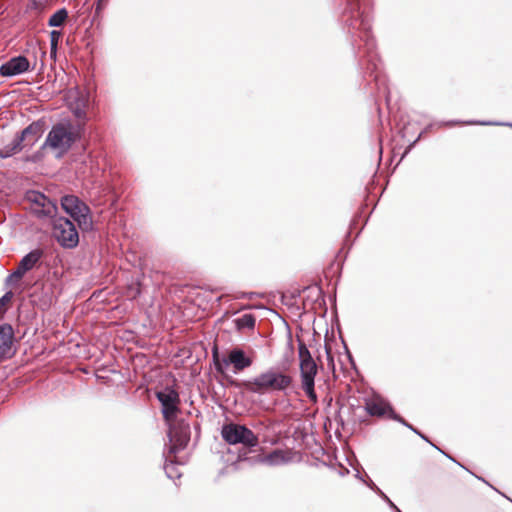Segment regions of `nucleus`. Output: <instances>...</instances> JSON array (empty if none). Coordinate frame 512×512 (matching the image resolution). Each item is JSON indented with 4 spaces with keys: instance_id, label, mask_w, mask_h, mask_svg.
<instances>
[{
    "instance_id": "obj_1",
    "label": "nucleus",
    "mask_w": 512,
    "mask_h": 512,
    "mask_svg": "<svg viewBox=\"0 0 512 512\" xmlns=\"http://www.w3.org/2000/svg\"><path fill=\"white\" fill-rule=\"evenodd\" d=\"M339 22L367 85L374 82L378 91H385L386 79L381 73L368 4L362 0H346Z\"/></svg>"
},
{
    "instance_id": "obj_2",
    "label": "nucleus",
    "mask_w": 512,
    "mask_h": 512,
    "mask_svg": "<svg viewBox=\"0 0 512 512\" xmlns=\"http://www.w3.org/2000/svg\"><path fill=\"white\" fill-rule=\"evenodd\" d=\"M225 381L231 387L256 395L282 393L287 396L295 389L293 377L276 367H269L249 380L239 381L232 376H225Z\"/></svg>"
},
{
    "instance_id": "obj_3",
    "label": "nucleus",
    "mask_w": 512,
    "mask_h": 512,
    "mask_svg": "<svg viewBox=\"0 0 512 512\" xmlns=\"http://www.w3.org/2000/svg\"><path fill=\"white\" fill-rule=\"evenodd\" d=\"M83 133V123H73L71 119L63 118L52 126L41 149L50 147L54 150H60L61 153H66L73 144L82 138Z\"/></svg>"
},
{
    "instance_id": "obj_4",
    "label": "nucleus",
    "mask_w": 512,
    "mask_h": 512,
    "mask_svg": "<svg viewBox=\"0 0 512 512\" xmlns=\"http://www.w3.org/2000/svg\"><path fill=\"white\" fill-rule=\"evenodd\" d=\"M221 436L229 445H242L238 451L237 461L243 452L246 456H250V453H254L260 448L258 436L246 425L234 422L226 423L221 428Z\"/></svg>"
},
{
    "instance_id": "obj_5",
    "label": "nucleus",
    "mask_w": 512,
    "mask_h": 512,
    "mask_svg": "<svg viewBox=\"0 0 512 512\" xmlns=\"http://www.w3.org/2000/svg\"><path fill=\"white\" fill-rule=\"evenodd\" d=\"M297 342L301 387L308 399L315 404L318 401V396L315 391V377L318 372V366L308 347L300 337H297Z\"/></svg>"
},
{
    "instance_id": "obj_6",
    "label": "nucleus",
    "mask_w": 512,
    "mask_h": 512,
    "mask_svg": "<svg viewBox=\"0 0 512 512\" xmlns=\"http://www.w3.org/2000/svg\"><path fill=\"white\" fill-rule=\"evenodd\" d=\"M212 360L216 372L224 377L228 376L226 369L229 366L233 367L234 374H238L251 367L254 362L253 357L239 346L230 349L222 358L220 357L217 346H214L212 349Z\"/></svg>"
},
{
    "instance_id": "obj_7",
    "label": "nucleus",
    "mask_w": 512,
    "mask_h": 512,
    "mask_svg": "<svg viewBox=\"0 0 512 512\" xmlns=\"http://www.w3.org/2000/svg\"><path fill=\"white\" fill-rule=\"evenodd\" d=\"M52 235L59 245L66 249H73L79 244V234L75 224L66 217L54 218L52 222Z\"/></svg>"
},
{
    "instance_id": "obj_8",
    "label": "nucleus",
    "mask_w": 512,
    "mask_h": 512,
    "mask_svg": "<svg viewBox=\"0 0 512 512\" xmlns=\"http://www.w3.org/2000/svg\"><path fill=\"white\" fill-rule=\"evenodd\" d=\"M155 396L161 404V412L166 422L173 421L180 412V395L174 386L166 385L156 391Z\"/></svg>"
},
{
    "instance_id": "obj_9",
    "label": "nucleus",
    "mask_w": 512,
    "mask_h": 512,
    "mask_svg": "<svg viewBox=\"0 0 512 512\" xmlns=\"http://www.w3.org/2000/svg\"><path fill=\"white\" fill-rule=\"evenodd\" d=\"M28 71H31V62L24 55L13 56L0 65V75L2 77L11 78Z\"/></svg>"
},
{
    "instance_id": "obj_10",
    "label": "nucleus",
    "mask_w": 512,
    "mask_h": 512,
    "mask_svg": "<svg viewBox=\"0 0 512 512\" xmlns=\"http://www.w3.org/2000/svg\"><path fill=\"white\" fill-rule=\"evenodd\" d=\"M168 423L167 437L169 442H180V446L186 447L190 441V425L184 419H175Z\"/></svg>"
},
{
    "instance_id": "obj_11",
    "label": "nucleus",
    "mask_w": 512,
    "mask_h": 512,
    "mask_svg": "<svg viewBox=\"0 0 512 512\" xmlns=\"http://www.w3.org/2000/svg\"><path fill=\"white\" fill-rule=\"evenodd\" d=\"M44 251L41 248H35L25 254L19 261L14 276L24 277L29 271L39 268L42 265Z\"/></svg>"
},
{
    "instance_id": "obj_12",
    "label": "nucleus",
    "mask_w": 512,
    "mask_h": 512,
    "mask_svg": "<svg viewBox=\"0 0 512 512\" xmlns=\"http://www.w3.org/2000/svg\"><path fill=\"white\" fill-rule=\"evenodd\" d=\"M239 462H247L249 465L265 463L270 466H277L286 463L287 459L282 450L275 449L267 455L258 454L253 456H246V454L243 452L240 454Z\"/></svg>"
},
{
    "instance_id": "obj_13",
    "label": "nucleus",
    "mask_w": 512,
    "mask_h": 512,
    "mask_svg": "<svg viewBox=\"0 0 512 512\" xmlns=\"http://www.w3.org/2000/svg\"><path fill=\"white\" fill-rule=\"evenodd\" d=\"M14 331L9 323L0 325V360L11 358L15 351L12 350Z\"/></svg>"
},
{
    "instance_id": "obj_14",
    "label": "nucleus",
    "mask_w": 512,
    "mask_h": 512,
    "mask_svg": "<svg viewBox=\"0 0 512 512\" xmlns=\"http://www.w3.org/2000/svg\"><path fill=\"white\" fill-rule=\"evenodd\" d=\"M61 207L73 220L83 211H88V205L75 195H65L61 198Z\"/></svg>"
},
{
    "instance_id": "obj_15",
    "label": "nucleus",
    "mask_w": 512,
    "mask_h": 512,
    "mask_svg": "<svg viewBox=\"0 0 512 512\" xmlns=\"http://www.w3.org/2000/svg\"><path fill=\"white\" fill-rule=\"evenodd\" d=\"M45 130V121L43 119H38L33 121L27 127H25L21 132L16 135L18 138L24 142L25 140L32 139L31 145H33L44 133Z\"/></svg>"
},
{
    "instance_id": "obj_16",
    "label": "nucleus",
    "mask_w": 512,
    "mask_h": 512,
    "mask_svg": "<svg viewBox=\"0 0 512 512\" xmlns=\"http://www.w3.org/2000/svg\"><path fill=\"white\" fill-rule=\"evenodd\" d=\"M89 99L88 96H80L77 97L74 103L71 104L70 109L77 121L75 123H83L84 128L86 127V123L88 121V116L86 112V108L88 106Z\"/></svg>"
},
{
    "instance_id": "obj_17",
    "label": "nucleus",
    "mask_w": 512,
    "mask_h": 512,
    "mask_svg": "<svg viewBox=\"0 0 512 512\" xmlns=\"http://www.w3.org/2000/svg\"><path fill=\"white\" fill-rule=\"evenodd\" d=\"M365 411L372 417H382L387 415L391 419V412L395 411L389 403H381L368 400L365 403Z\"/></svg>"
},
{
    "instance_id": "obj_18",
    "label": "nucleus",
    "mask_w": 512,
    "mask_h": 512,
    "mask_svg": "<svg viewBox=\"0 0 512 512\" xmlns=\"http://www.w3.org/2000/svg\"><path fill=\"white\" fill-rule=\"evenodd\" d=\"M37 207L34 208V214L38 217H54L57 213V205L48 196L45 201H41Z\"/></svg>"
},
{
    "instance_id": "obj_19",
    "label": "nucleus",
    "mask_w": 512,
    "mask_h": 512,
    "mask_svg": "<svg viewBox=\"0 0 512 512\" xmlns=\"http://www.w3.org/2000/svg\"><path fill=\"white\" fill-rule=\"evenodd\" d=\"M23 149V142L15 135L11 143L5 145L0 149V159L9 158Z\"/></svg>"
},
{
    "instance_id": "obj_20",
    "label": "nucleus",
    "mask_w": 512,
    "mask_h": 512,
    "mask_svg": "<svg viewBox=\"0 0 512 512\" xmlns=\"http://www.w3.org/2000/svg\"><path fill=\"white\" fill-rule=\"evenodd\" d=\"M456 124H465V125H483V126H508L512 127V122H497V121H479V120H470V121H457V120H450L447 122H441L440 125H448L453 126Z\"/></svg>"
},
{
    "instance_id": "obj_21",
    "label": "nucleus",
    "mask_w": 512,
    "mask_h": 512,
    "mask_svg": "<svg viewBox=\"0 0 512 512\" xmlns=\"http://www.w3.org/2000/svg\"><path fill=\"white\" fill-rule=\"evenodd\" d=\"M235 327L238 331H243L244 329H254L256 318L251 313L243 314L242 316L233 320Z\"/></svg>"
},
{
    "instance_id": "obj_22",
    "label": "nucleus",
    "mask_w": 512,
    "mask_h": 512,
    "mask_svg": "<svg viewBox=\"0 0 512 512\" xmlns=\"http://www.w3.org/2000/svg\"><path fill=\"white\" fill-rule=\"evenodd\" d=\"M179 462H176L168 457L165 459L164 463V471L166 476L171 480L179 479L182 476L181 471L179 470Z\"/></svg>"
},
{
    "instance_id": "obj_23",
    "label": "nucleus",
    "mask_w": 512,
    "mask_h": 512,
    "mask_svg": "<svg viewBox=\"0 0 512 512\" xmlns=\"http://www.w3.org/2000/svg\"><path fill=\"white\" fill-rule=\"evenodd\" d=\"M391 414H392L391 415L392 420H394V421L400 423L401 425H403L404 427L408 428L410 431H412L413 433L418 435L422 440H424L425 442H427L431 445L432 442L430 441V439L424 433H422L419 429H417L412 424L407 422L402 416H400L395 411H392Z\"/></svg>"
},
{
    "instance_id": "obj_24",
    "label": "nucleus",
    "mask_w": 512,
    "mask_h": 512,
    "mask_svg": "<svg viewBox=\"0 0 512 512\" xmlns=\"http://www.w3.org/2000/svg\"><path fill=\"white\" fill-rule=\"evenodd\" d=\"M68 18V10L63 7L55 11L48 19L49 27H61Z\"/></svg>"
},
{
    "instance_id": "obj_25",
    "label": "nucleus",
    "mask_w": 512,
    "mask_h": 512,
    "mask_svg": "<svg viewBox=\"0 0 512 512\" xmlns=\"http://www.w3.org/2000/svg\"><path fill=\"white\" fill-rule=\"evenodd\" d=\"M77 222L78 227L83 232H88L93 229V222L90 215V208L88 207V211H83L78 217L74 219Z\"/></svg>"
},
{
    "instance_id": "obj_26",
    "label": "nucleus",
    "mask_w": 512,
    "mask_h": 512,
    "mask_svg": "<svg viewBox=\"0 0 512 512\" xmlns=\"http://www.w3.org/2000/svg\"><path fill=\"white\" fill-rule=\"evenodd\" d=\"M32 46V57L34 59V62L33 64L31 65V70H35L37 68V63H38V56L40 57V67H39V71H42L45 67V63H44V58L46 56V51L43 50L41 47H38L36 44H31Z\"/></svg>"
},
{
    "instance_id": "obj_27",
    "label": "nucleus",
    "mask_w": 512,
    "mask_h": 512,
    "mask_svg": "<svg viewBox=\"0 0 512 512\" xmlns=\"http://www.w3.org/2000/svg\"><path fill=\"white\" fill-rule=\"evenodd\" d=\"M367 486L376 494H378L381 497V499L386 502V505H388L393 512H402L396 506V504L372 480H370V482L367 483Z\"/></svg>"
},
{
    "instance_id": "obj_28",
    "label": "nucleus",
    "mask_w": 512,
    "mask_h": 512,
    "mask_svg": "<svg viewBox=\"0 0 512 512\" xmlns=\"http://www.w3.org/2000/svg\"><path fill=\"white\" fill-rule=\"evenodd\" d=\"M46 198L47 196L44 193L37 190H28L25 194V199L35 207L41 204V201H45Z\"/></svg>"
},
{
    "instance_id": "obj_29",
    "label": "nucleus",
    "mask_w": 512,
    "mask_h": 512,
    "mask_svg": "<svg viewBox=\"0 0 512 512\" xmlns=\"http://www.w3.org/2000/svg\"><path fill=\"white\" fill-rule=\"evenodd\" d=\"M433 127V124H429L427 125L422 131L421 133L418 135V137L413 141L411 142L408 147L405 149L401 159H403L411 150L412 148L415 146V144L420 140V138L422 137L423 134L427 133L431 128Z\"/></svg>"
},
{
    "instance_id": "obj_30",
    "label": "nucleus",
    "mask_w": 512,
    "mask_h": 512,
    "mask_svg": "<svg viewBox=\"0 0 512 512\" xmlns=\"http://www.w3.org/2000/svg\"><path fill=\"white\" fill-rule=\"evenodd\" d=\"M108 4V0H97L95 4V12L92 21H95L97 18L100 17L102 10L106 7Z\"/></svg>"
},
{
    "instance_id": "obj_31",
    "label": "nucleus",
    "mask_w": 512,
    "mask_h": 512,
    "mask_svg": "<svg viewBox=\"0 0 512 512\" xmlns=\"http://www.w3.org/2000/svg\"><path fill=\"white\" fill-rule=\"evenodd\" d=\"M62 36L60 30H52L50 32V46H58V42Z\"/></svg>"
},
{
    "instance_id": "obj_32",
    "label": "nucleus",
    "mask_w": 512,
    "mask_h": 512,
    "mask_svg": "<svg viewBox=\"0 0 512 512\" xmlns=\"http://www.w3.org/2000/svg\"><path fill=\"white\" fill-rule=\"evenodd\" d=\"M185 447L180 446V442H170V445L167 448V453L169 455H175L180 450H183Z\"/></svg>"
},
{
    "instance_id": "obj_33",
    "label": "nucleus",
    "mask_w": 512,
    "mask_h": 512,
    "mask_svg": "<svg viewBox=\"0 0 512 512\" xmlns=\"http://www.w3.org/2000/svg\"><path fill=\"white\" fill-rule=\"evenodd\" d=\"M15 270H13L5 279L6 285H13L23 277L14 276Z\"/></svg>"
},
{
    "instance_id": "obj_34",
    "label": "nucleus",
    "mask_w": 512,
    "mask_h": 512,
    "mask_svg": "<svg viewBox=\"0 0 512 512\" xmlns=\"http://www.w3.org/2000/svg\"><path fill=\"white\" fill-rule=\"evenodd\" d=\"M431 446L434 447L435 449H437L440 453H442L443 455H445L448 459H450L451 461L455 462L456 464H458L459 466H461L462 468L465 469V467L460 464L459 462H457L452 456H450L449 454H447L446 452H444L441 448H439L437 445H435L434 443H431ZM466 470L472 474V472L470 470H468L466 468Z\"/></svg>"
},
{
    "instance_id": "obj_35",
    "label": "nucleus",
    "mask_w": 512,
    "mask_h": 512,
    "mask_svg": "<svg viewBox=\"0 0 512 512\" xmlns=\"http://www.w3.org/2000/svg\"><path fill=\"white\" fill-rule=\"evenodd\" d=\"M13 297L12 291H7L1 298H0V308L3 307L6 303H8Z\"/></svg>"
},
{
    "instance_id": "obj_36",
    "label": "nucleus",
    "mask_w": 512,
    "mask_h": 512,
    "mask_svg": "<svg viewBox=\"0 0 512 512\" xmlns=\"http://www.w3.org/2000/svg\"><path fill=\"white\" fill-rule=\"evenodd\" d=\"M341 340H342L343 347L345 349V354H346L348 360L350 361L351 364L354 365L355 363H354L353 356H352L351 352L349 351L348 346H347L345 340L342 337H341Z\"/></svg>"
},
{
    "instance_id": "obj_37",
    "label": "nucleus",
    "mask_w": 512,
    "mask_h": 512,
    "mask_svg": "<svg viewBox=\"0 0 512 512\" xmlns=\"http://www.w3.org/2000/svg\"><path fill=\"white\" fill-rule=\"evenodd\" d=\"M287 349L289 350V352L291 354L294 352V345H293L292 334H291L290 330L288 331Z\"/></svg>"
},
{
    "instance_id": "obj_38",
    "label": "nucleus",
    "mask_w": 512,
    "mask_h": 512,
    "mask_svg": "<svg viewBox=\"0 0 512 512\" xmlns=\"http://www.w3.org/2000/svg\"><path fill=\"white\" fill-rule=\"evenodd\" d=\"M58 46H50V57L56 59Z\"/></svg>"
},
{
    "instance_id": "obj_39",
    "label": "nucleus",
    "mask_w": 512,
    "mask_h": 512,
    "mask_svg": "<svg viewBox=\"0 0 512 512\" xmlns=\"http://www.w3.org/2000/svg\"><path fill=\"white\" fill-rule=\"evenodd\" d=\"M355 477H356L357 479L361 480L362 482H364L366 485H367V483H369V482H370V480H371V479L365 480V479L362 477V475H361V473H360L359 471H357V472H356Z\"/></svg>"
},
{
    "instance_id": "obj_40",
    "label": "nucleus",
    "mask_w": 512,
    "mask_h": 512,
    "mask_svg": "<svg viewBox=\"0 0 512 512\" xmlns=\"http://www.w3.org/2000/svg\"><path fill=\"white\" fill-rule=\"evenodd\" d=\"M476 477H477V479H479L480 481H483L484 483H486L487 485H489L491 488H493L495 491L498 492V490L495 487H493L491 484H489L484 478L479 477V476H476Z\"/></svg>"
},
{
    "instance_id": "obj_41",
    "label": "nucleus",
    "mask_w": 512,
    "mask_h": 512,
    "mask_svg": "<svg viewBox=\"0 0 512 512\" xmlns=\"http://www.w3.org/2000/svg\"><path fill=\"white\" fill-rule=\"evenodd\" d=\"M348 473H349V470H348L347 468H343L342 472H340V474H341L342 476H344V475H346V474H348Z\"/></svg>"
},
{
    "instance_id": "obj_42",
    "label": "nucleus",
    "mask_w": 512,
    "mask_h": 512,
    "mask_svg": "<svg viewBox=\"0 0 512 512\" xmlns=\"http://www.w3.org/2000/svg\"><path fill=\"white\" fill-rule=\"evenodd\" d=\"M325 349H326L327 356L329 358L330 357V349L327 346H325Z\"/></svg>"
},
{
    "instance_id": "obj_43",
    "label": "nucleus",
    "mask_w": 512,
    "mask_h": 512,
    "mask_svg": "<svg viewBox=\"0 0 512 512\" xmlns=\"http://www.w3.org/2000/svg\"><path fill=\"white\" fill-rule=\"evenodd\" d=\"M379 154L382 155V148L379 149ZM379 160H381V156H379Z\"/></svg>"
}]
</instances>
